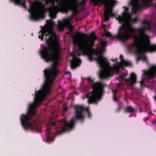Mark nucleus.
Masks as SVG:
<instances>
[{
    "label": "nucleus",
    "instance_id": "f3484780",
    "mask_svg": "<svg viewBox=\"0 0 156 156\" xmlns=\"http://www.w3.org/2000/svg\"><path fill=\"white\" fill-rule=\"evenodd\" d=\"M51 128L50 126H47L45 129L46 140L48 143H51L54 140V135L50 132Z\"/></svg>",
    "mask_w": 156,
    "mask_h": 156
},
{
    "label": "nucleus",
    "instance_id": "a878e982",
    "mask_svg": "<svg viewBox=\"0 0 156 156\" xmlns=\"http://www.w3.org/2000/svg\"><path fill=\"white\" fill-rule=\"evenodd\" d=\"M65 25L63 23L61 22L60 23L58 24V27L61 29V30H62L65 27Z\"/></svg>",
    "mask_w": 156,
    "mask_h": 156
},
{
    "label": "nucleus",
    "instance_id": "393cba45",
    "mask_svg": "<svg viewBox=\"0 0 156 156\" xmlns=\"http://www.w3.org/2000/svg\"><path fill=\"white\" fill-rule=\"evenodd\" d=\"M122 64L125 66H132V63L129 62L125 60H123V62Z\"/></svg>",
    "mask_w": 156,
    "mask_h": 156
},
{
    "label": "nucleus",
    "instance_id": "7ed1b4c3",
    "mask_svg": "<svg viewBox=\"0 0 156 156\" xmlns=\"http://www.w3.org/2000/svg\"><path fill=\"white\" fill-rule=\"evenodd\" d=\"M90 44L88 40H84L83 42H79L77 38L75 37H72L73 43L74 45H77L79 50L82 53H86L90 61L91 62L94 59L93 55L98 57L95 58L100 67L103 68L105 66H109V64L106 58L103 57L101 53L99 51L90 52L91 45H94L95 41L97 39L95 33L92 31L90 35Z\"/></svg>",
    "mask_w": 156,
    "mask_h": 156
},
{
    "label": "nucleus",
    "instance_id": "b1692460",
    "mask_svg": "<svg viewBox=\"0 0 156 156\" xmlns=\"http://www.w3.org/2000/svg\"><path fill=\"white\" fill-rule=\"evenodd\" d=\"M76 11H75L74 12L72 11V14L70 16H69L67 19H65L64 20L65 23L66 24H68L70 23V20L73 17L74 14L75 13Z\"/></svg>",
    "mask_w": 156,
    "mask_h": 156
},
{
    "label": "nucleus",
    "instance_id": "4c0bfd02",
    "mask_svg": "<svg viewBox=\"0 0 156 156\" xmlns=\"http://www.w3.org/2000/svg\"><path fill=\"white\" fill-rule=\"evenodd\" d=\"M70 31L71 33H73V30L72 29H70Z\"/></svg>",
    "mask_w": 156,
    "mask_h": 156
},
{
    "label": "nucleus",
    "instance_id": "4468645a",
    "mask_svg": "<svg viewBox=\"0 0 156 156\" xmlns=\"http://www.w3.org/2000/svg\"><path fill=\"white\" fill-rule=\"evenodd\" d=\"M156 76V64L151 65L147 69V80L153 79Z\"/></svg>",
    "mask_w": 156,
    "mask_h": 156
},
{
    "label": "nucleus",
    "instance_id": "6e6552de",
    "mask_svg": "<svg viewBox=\"0 0 156 156\" xmlns=\"http://www.w3.org/2000/svg\"><path fill=\"white\" fill-rule=\"evenodd\" d=\"M75 123L73 118H72L69 122H68L66 120H60L58 122L56 126L57 129V134L55 136L59 135L73 128Z\"/></svg>",
    "mask_w": 156,
    "mask_h": 156
},
{
    "label": "nucleus",
    "instance_id": "4be33fe9",
    "mask_svg": "<svg viewBox=\"0 0 156 156\" xmlns=\"http://www.w3.org/2000/svg\"><path fill=\"white\" fill-rule=\"evenodd\" d=\"M152 6L156 9V0H147V7Z\"/></svg>",
    "mask_w": 156,
    "mask_h": 156
},
{
    "label": "nucleus",
    "instance_id": "c9c22d12",
    "mask_svg": "<svg viewBox=\"0 0 156 156\" xmlns=\"http://www.w3.org/2000/svg\"><path fill=\"white\" fill-rule=\"evenodd\" d=\"M68 109V108L67 107H65L64 108V111H67Z\"/></svg>",
    "mask_w": 156,
    "mask_h": 156
},
{
    "label": "nucleus",
    "instance_id": "72a5a7b5",
    "mask_svg": "<svg viewBox=\"0 0 156 156\" xmlns=\"http://www.w3.org/2000/svg\"><path fill=\"white\" fill-rule=\"evenodd\" d=\"M120 109V107L119 106H118L117 107V109L116 110V112H118L119 111Z\"/></svg>",
    "mask_w": 156,
    "mask_h": 156
},
{
    "label": "nucleus",
    "instance_id": "5701e85b",
    "mask_svg": "<svg viewBox=\"0 0 156 156\" xmlns=\"http://www.w3.org/2000/svg\"><path fill=\"white\" fill-rule=\"evenodd\" d=\"M125 112L127 113H132L134 112V109L132 106L126 107L125 109Z\"/></svg>",
    "mask_w": 156,
    "mask_h": 156
},
{
    "label": "nucleus",
    "instance_id": "a211bd4d",
    "mask_svg": "<svg viewBox=\"0 0 156 156\" xmlns=\"http://www.w3.org/2000/svg\"><path fill=\"white\" fill-rule=\"evenodd\" d=\"M81 62L80 59L73 56L72 60L71 61V68L72 69H75L79 66V62Z\"/></svg>",
    "mask_w": 156,
    "mask_h": 156
},
{
    "label": "nucleus",
    "instance_id": "412c9836",
    "mask_svg": "<svg viewBox=\"0 0 156 156\" xmlns=\"http://www.w3.org/2000/svg\"><path fill=\"white\" fill-rule=\"evenodd\" d=\"M143 71V73L142 75V80L138 82L140 84L141 88H143L144 87H145L144 82V80L146 78V70H144Z\"/></svg>",
    "mask_w": 156,
    "mask_h": 156
},
{
    "label": "nucleus",
    "instance_id": "c85d7f7f",
    "mask_svg": "<svg viewBox=\"0 0 156 156\" xmlns=\"http://www.w3.org/2000/svg\"><path fill=\"white\" fill-rule=\"evenodd\" d=\"M114 96L115 97V98H113V99L115 101H118L119 99V98L117 97L116 96H115V94H114Z\"/></svg>",
    "mask_w": 156,
    "mask_h": 156
},
{
    "label": "nucleus",
    "instance_id": "ea45409f",
    "mask_svg": "<svg viewBox=\"0 0 156 156\" xmlns=\"http://www.w3.org/2000/svg\"><path fill=\"white\" fill-rule=\"evenodd\" d=\"M102 27L103 28H105V25H102Z\"/></svg>",
    "mask_w": 156,
    "mask_h": 156
},
{
    "label": "nucleus",
    "instance_id": "c03bdc74",
    "mask_svg": "<svg viewBox=\"0 0 156 156\" xmlns=\"http://www.w3.org/2000/svg\"><path fill=\"white\" fill-rule=\"evenodd\" d=\"M121 78H122L123 77V76L122 75H121Z\"/></svg>",
    "mask_w": 156,
    "mask_h": 156
},
{
    "label": "nucleus",
    "instance_id": "f03ea898",
    "mask_svg": "<svg viewBox=\"0 0 156 156\" xmlns=\"http://www.w3.org/2000/svg\"><path fill=\"white\" fill-rule=\"evenodd\" d=\"M143 27L135 28L130 25H122L120 28L121 31L116 35V37L122 42L129 39L134 40L132 45V49L137 55V61L141 59L146 60V20L142 21Z\"/></svg>",
    "mask_w": 156,
    "mask_h": 156
},
{
    "label": "nucleus",
    "instance_id": "dca6fc26",
    "mask_svg": "<svg viewBox=\"0 0 156 156\" xmlns=\"http://www.w3.org/2000/svg\"><path fill=\"white\" fill-rule=\"evenodd\" d=\"M112 67L111 66L110 68L103 69L100 71L99 73V76L101 79H105L109 77L111 75V68Z\"/></svg>",
    "mask_w": 156,
    "mask_h": 156
},
{
    "label": "nucleus",
    "instance_id": "9d476101",
    "mask_svg": "<svg viewBox=\"0 0 156 156\" xmlns=\"http://www.w3.org/2000/svg\"><path fill=\"white\" fill-rule=\"evenodd\" d=\"M124 9L123 12L122 13V16L119 15L118 16V18H117V19H118L119 22L120 23H123L120 26L118 29V33L117 34H118L119 32H120L121 31V29L120 30L121 26L123 25H124L128 26V25H130L132 27L130 24L129 22H126V19L127 18L128 15L129 14L128 11L129 10V8L128 7L123 6L122 7Z\"/></svg>",
    "mask_w": 156,
    "mask_h": 156
},
{
    "label": "nucleus",
    "instance_id": "f8f14e48",
    "mask_svg": "<svg viewBox=\"0 0 156 156\" xmlns=\"http://www.w3.org/2000/svg\"><path fill=\"white\" fill-rule=\"evenodd\" d=\"M74 118L76 120H80L82 122L84 121V115L82 112L84 110L83 106L81 105H75Z\"/></svg>",
    "mask_w": 156,
    "mask_h": 156
},
{
    "label": "nucleus",
    "instance_id": "2eb2a0df",
    "mask_svg": "<svg viewBox=\"0 0 156 156\" xmlns=\"http://www.w3.org/2000/svg\"><path fill=\"white\" fill-rule=\"evenodd\" d=\"M54 2L55 3V2L54 1H51L50 2L51 4V2ZM56 2L57 5L55 6L56 7V9L60 11L66 13L65 9L67 8V6H66V5L68 4V0L65 2H63V0H57Z\"/></svg>",
    "mask_w": 156,
    "mask_h": 156
},
{
    "label": "nucleus",
    "instance_id": "79ce46f5",
    "mask_svg": "<svg viewBox=\"0 0 156 156\" xmlns=\"http://www.w3.org/2000/svg\"><path fill=\"white\" fill-rule=\"evenodd\" d=\"M144 121L145 122H146V118H145L144 119Z\"/></svg>",
    "mask_w": 156,
    "mask_h": 156
},
{
    "label": "nucleus",
    "instance_id": "37998d69",
    "mask_svg": "<svg viewBox=\"0 0 156 156\" xmlns=\"http://www.w3.org/2000/svg\"><path fill=\"white\" fill-rule=\"evenodd\" d=\"M120 86V84L118 83V86Z\"/></svg>",
    "mask_w": 156,
    "mask_h": 156
},
{
    "label": "nucleus",
    "instance_id": "20e7f679",
    "mask_svg": "<svg viewBox=\"0 0 156 156\" xmlns=\"http://www.w3.org/2000/svg\"><path fill=\"white\" fill-rule=\"evenodd\" d=\"M109 1L114 5L115 4V0H90V2L94 3V5H98L99 4L105 5V9H107L104 12V21H105L109 20V16H115L112 12V9L108 8L110 4ZM79 1V0H68V4L66 5V6H67V8L65 9L66 13H67L69 11H73V12L76 11L79 6H81L84 4L85 3V0H82L80 2H78Z\"/></svg>",
    "mask_w": 156,
    "mask_h": 156
},
{
    "label": "nucleus",
    "instance_id": "f257e3e1",
    "mask_svg": "<svg viewBox=\"0 0 156 156\" xmlns=\"http://www.w3.org/2000/svg\"><path fill=\"white\" fill-rule=\"evenodd\" d=\"M47 46L43 45L41 50H39L41 58L45 62L52 61L51 67L43 71L45 81L41 89L35 91L34 99L32 103L29 104L27 113L21 115L20 121L23 127H40L37 120L34 121L32 117L35 114V108L39 106L50 90L53 81L57 74L58 65V52L60 48L58 40L54 41L53 47L51 39L47 40Z\"/></svg>",
    "mask_w": 156,
    "mask_h": 156
},
{
    "label": "nucleus",
    "instance_id": "e433bc0d",
    "mask_svg": "<svg viewBox=\"0 0 156 156\" xmlns=\"http://www.w3.org/2000/svg\"><path fill=\"white\" fill-rule=\"evenodd\" d=\"M155 120L156 119H155L153 120V122L154 123H155L156 122V120L155 121Z\"/></svg>",
    "mask_w": 156,
    "mask_h": 156
},
{
    "label": "nucleus",
    "instance_id": "9b49d317",
    "mask_svg": "<svg viewBox=\"0 0 156 156\" xmlns=\"http://www.w3.org/2000/svg\"><path fill=\"white\" fill-rule=\"evenodd\" d=\"M47 10L49 12L48 15H49V17H51V18L49 20H46V22L49 25H53L55 22H53L52 20L56 18V12L59 10L56 9V7L55 6V3L52 2L50 7Z\"/></svg>",
    "mask_w": 156,
    "mask_h": 156
},
{
    "label": "nucleus",
    "instance_id": "7c9ffc66",
    "mask_svg": "<svg viewBox=\"0 0 156 156\" xmlns=\"http://www.w3.org/2000/svg\"><path fill=\"white\" fill-rule=\"evenodd\" d=\"M123 55H120V59L121 61V62L122 63L123 62V60H125L124 59H123Z\"/></svg>",
    "mask_w": 156,
    "mask_h": 156
},
{
    "label": "nucleus",
    "instance_id": "c756f323",
    "mask_svg": "<svg viewBox=\"0 0 156 156\" xmlns=\"http://www.w3.org/2000/svg\"><path fill=\"white\" fill-rule=\"evenodd\" d=\"M106 35L107 37H112L111 34L108 31H107L106 34Z\"/></svg>",
    "mask_w": 156,
    "mask_h": 156
},
{
    "label": "nucleus",
    "instance_id": "39448f33",
    "mask_svg": "<svg viewBox=\"0 0 156 156\" xmlns=\"http://www.w3.org/2000/svg\"><path fill=\"white\" fill-rule=\"evenodd\" d=\"M92 86L93 89L92 91L87 93L85 97L87 98L89 104L94 103L97 105L104 92L103 88L106 85L104 84L97 82L93 84Z\"/></svg>",
    "mask_w": 156,
    "mask_h": 156
},
{
    "label": "nucleus",
    "instance_id": "58836bf2",
    "mask_svg": "<svg viewBox=\"0 0 156 156\" xmlns=\"http://www.w3.org/2000/svg\"><path fill=\"white\" fill-rule=\"evenodd\" d=\"M154 100L156 101V94L155 95V96L154 97Z\"/></svg>",
    "mask_w": 156,
    "mask_h": 156
},
{
    "label": "nucleus",
    "instance_id": "473e14b6",
    "mask_svg": "<svg viewBox=\"0 0 156 156\" xmlns=\"http://www.w3.org/2000/svg\"><path fill=\"white\" fill-rule=\"evenodd\" d=\"M87 79L88 81L94 82V79L91 78L90 77L87 78Z\"/></svg>",
    "mask_w": 156,
    "mask_h": 156
},
{
    "label": "nucleus",
    "instance_id": "f704fd0d",
    "mask_svg": "<svg viewBox=\"0 0 156 156\" xmlns=\"http://www.w3.org/2000/svg\"><path fill=\"white\" fill-rule=\"evenodd\" d=\"M51 125L54 126H56V124L54 122H51Z\"/></svg>",
    "mask_w": 156,
    "mask_h": 156
},
{
    "label": "nucleus",
    "instance_id": "aec40b11",
    "mask_svg": "<svg viewBox=\"0 0 156 156\" xmlns=\"http://www.w3.org/2000/svg\"><path fill=\"white\" fill-rule=\"evenodd\" d=\"M10 2H13L15 5H21V6L25 9L26 8V5L25 0H10Z\"/></svg>",
    "mask_w": 156,
    "mask_h": 156
},
{
    "label": "nucleus",
    "instance_id": "1a4fd4ad",
    "mask_svg": "<svg viewBox=\"0 0 156 156\" xmlns=\"http://www.w3.org/2000/svg\"><path fill=\"white\" fill-rule=\"evenodd\" d=\"M129 5L132 7L133 14L137 13L138 10H141L146 5V0H130Z\"/></svg>",
    "mask_w": 156,
    "mask_h": 156
},
{
    "label": "nucleus",
    "instance_id": "cd10ccee",
    "mask_svg": "<svg viewBox=\"0 0 156 156\" xmlns=\"http://www.w3.org/2000/svg\"><path fill=\"white\" fill-rule=\"evenodd\" d=\"M85 110L87 112V114H88L87 117H88V118H90V117H91V115L90 112L89 111L87 108H86L85 109Z\"/></svg>",
    "mask_w": 156,
    "mask_h": 156
},
{
    "label": "nucleus",
    "instance_id": "a19ab883",
    "mask_svg": "<svg viewBox=\"0 0 156 156\" xmlns=\"http://www.w3.org/2000/svg\"><path fill=\"white\" fill-rule=\"evenodd\" d=\"M111 60H112V61L113 62H115V60H114V59H113L112 58V59H111Z\"/></svg>",
    "mask_w": 156,
    "mask_h": 156
},
{
    "label": "nucleus",
    "instance_id": "423d86ee",
    "mask_svg": "<svg viewBox=\"0 0 156 156\" xmlns=\"http://www.w3.org/2000/svg\"><path fill=\"white\" fill-rule=\"evenodd\" d=\"M156 32V25L151 21L147 20V34H153ZM151 37L147 34V52L150 53L156 52V44L151 43L150 39Z\"/></svg>",
    "mask_w": 156,
    "mask_h": 156
},
{
    "label": "nucleus",
    "instance_id": "2f4dec72",
    "mask_svg": "<svg viewBox=\"0 0 156 156\" xmlns=\"http://www.w3.org/2000/svg\"><path fill=\"white\" fill-rule=\"evenodd\" d=\"M132 21L133 23H136L137 22V19L136 18L133 19L132 20Z\"/></svg>",
    "mask_w": 156,
    "mask_h": 156
},
{
    "label": "nucleus",
    "instance_id": "bb28decb",
    "mask_svg": "<svg viewBox=\"0 0 156 156\" xmlns=\"http://www.w3.org/2000/svg\"><path fill=\"white\" fill-rule=\"evenodd\" d=\"M107 42L103 40L101 41V46L103 47H105L106 46Z\"/></svg>",
    "mask_w": 156,
    "mask_h": 156
},
{
    "label": "nucleus",
    "instance_id": "6ab92c4d",
    "mask_svg": "<svg viewBox=\"0 0 156 156\" xmlns=\"http://www.w3.org/2000/svg\"><path fill=\"white\" fill-rule=\"evenodd\" d=\"M127 83L130 85H133L136 81V76L134 73H132L129 78L126 79Z\"/></svg>",
    "mask_w": 156,
    "mask_h": 156
},
{
    "label": "nucleus",
    "instance_id": "ddd939ff",
    "mask_svg": "<svg viewBox=\"0 0 156 156\" xmlns=\"http://www.w3.org/2000/svg\"><path fill=\"white\" fill-rule=\"evenodd\" d=\"M41 34L39 35L38 36V38L39 39H41V41L43 40V36H47L50 35V36L48 39L47 38V37L45 38V39L46 40V46H47V40L51 39L53 47H54V41L55 40H57V39L56 38V35L53 33V31L52 30H51L48 32H47L45 30H42L41 31Z\"/></svg>",
    "mask_w": 156,
    "mask_h": 156
},
{
    "label": "nucleus",
    "instance_id": "0eeeda50",
    "mask_svg": "<svg viewBox=\"0 0 156 156\" xmlns=\"http://www.w3.org/2000/svg\"><path fill=\"white\" fill-rule=\"evenodd\" d=\"M29 2L30 5L28 12H30V16L33 20H37L39 18L40 14L45 10L44 5L39 1L31 4L30 1Z\"/></svg>",
    "mask_w": 156,
    "mask_h": 156
}]
</instances>
